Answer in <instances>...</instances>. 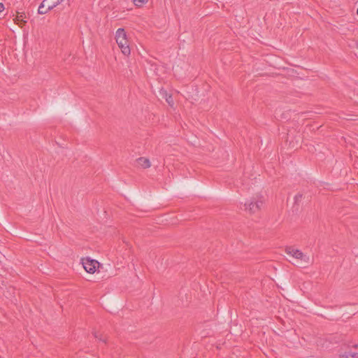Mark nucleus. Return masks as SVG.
Segmentation results:
<instances>
[{
	"instance_id": "nucleus-1",
	"label": "nucleus",
	"mask_w": 358,
	"mask_h": 358,
	"mask_svg": "<svg viewBox=\"0 0 358 358\" xmlns=\"http://www.w3.org/2000/svg\"><path fill=\"white\" fill-rule=\"evenodd\" d=\"M285 251L287 255L296 259L299 267L306 268L308 264L313 263V259L293 246L286 247Z\"/></svg>"
},
{
	"instance_id": "nucleus-2",
	"label": "nucleus",
	"mask_w": 358,
	"mask_h": 358,
	"mask_svg": "<svg viewBox=\"0 0 358 358\" xmlns=\"http://www.w3.org/2000/svg\"><path fill=\"white\" fill-rule=\"evenodd\" d=\"M116 42L124 55L130 54V48L127 38L126 32L124 29L119 28L115 34Z\"/></svg>"
},
{
	"instance_id": "nucleus-3",
	"label": "nucleus",
	"mask_w": 358,
	"mask_h": 358,
	"mask_svg": "<svg viewBox=\"0 0 358 358\" xmlns=\"http://www.w3.org/2000/svg\"><path fill=\"white\" fill-rule=\"evenodd\" d=\"M264 204L262 197L259 199H252L250 201L244 203V210L250 214H255L259 212Z\"/></svg>"
},
{
	"instance_id": "nucleus-4",
	"label": "nucleus",
	"mask_w": 358,
	"mask_h": 358,
	"mask_svg": "<svg viewBox=\"0 0 358 358\" xmlns=\"http://www.w3.org/2000/svg\"><path fill=\"white\" fill-rule=\"evenodd\" d=\"M82 264L83 268L87 272L90 273H94L96 271V265L99 264V262L96 260L86 258L82 259Z\"/></svg>"
},
{
	"instance_id": "nucleus-5",
	"label": "nucleus",
	"mask_w": 358,
	"mask_h": 358,
	"mask_svg": "<svg viewBox=\"0 0 358 358\" xmlns=\"http://www.w3.org/2000/svg\"><path fill=\"white\" fill-rule=\"evenodd\" d=\"M191 299H192L191 294H189L187 292H181L178 296V300L180 302L178 303V305L182 306H187L189 302L191 301Z\"/></svg>"
},
{
	"instance_id": "nucleus-6",
	"label": "nucleus",
	"mask_w": 358,
	"mask_h": 358,
	"mask_svg": "<svg viewBox=\"0 0 358 358\" xmlns=\"http://www.w3.org/2000/svg\"><path fill=\"white\" fill-rule=\"evenodd\" d=\"M159 94L162 98L165 99L166 101L171 107L173 106L174 101L171 94H168L167 92L163 89L159 91Z\"/></svg>"
},
{
	"instance_id": "nucleus-7",
	"label": "nucleus",
	"mask_w": 358,
	"mask_h": 358,
	"mask_svg": "<svg viewBox=\"0 0 358 358\" xmlns=\"http://www.w3.org/2000/svg\"><path fill=\"white\" fill-rule=\"evenodd\" d=\"M64 0H44V4H46L48 10H52L59 4L62 3Z\"/></svg>"
},
{
	"instance_id": "nucleus-8",
	"label": "nucleus",
	"mask_w": 358,
	"mask_h": 358,
	"mask_svg": "<svg viewBox=\"0 0 358 358\" xmlns=\"http://www.w3.org/2000/svg\"><path fill=\"white\" fill-rule=\"evenodd\" d=\"M137 162L138 165L143 169H148L151 166L150 160L145 157H139L137 159Z\"/></svg>"
},
{
	"instance_id": "nucleus-9",
	"label": "nucleus",
	"mask_w": 358,
	"mask_h": 358,
	"mask_svg": "<svg viewBox=\"0 0 358 358\" xmlns=\"http://www.w3.org/2000/svg\"><path fill=\"white\" fill-rule=\"evenodd\" d=\"M24 16L23 14L17 15V17L14 19L15 22L18 24L20 27H22L24 24H26V20H24Z\"/></svg>"
},
{
	"instance_id": "nucleus-10",
	"label": "nucleus",
	"mask_w": 358,
	"mask_h": 358,
	"mask_svg": "<svg viewBox=\"0 0 358 358\" xmlns=\"http://www.w3.org/2000/svg\"><path fill=\"white\" fill-rule=\"evenodd\" d=\"M50 10H48V7H46V4H44V0H43L38 7V13L40 15H43V14L47 13Z\"/></svg>"
},
{
	"instance_id": "nucleus-11",
	"label": "nucleus",
	"mask_w": 358,
	"mask_h": 358,
	"mask_svg": "<svg viewBox=\"0 0 358 358\" xmlns=\"http://www.w3.org/2000/svg\"><path fill=\"white\" fill-rule=\"evenodd\" d=\"M340 358H358V352H345L340 355Z\"/></svg>"
},
{
	"instance_id": "nucleus-12",
	"label": "nucleus",
	"mask_w": 358,
	"mask_h": 358,
	"mask_svg": "<svg viewBox=\"0 0 358 358\" xmlns=\"http://www.w3.org/2000/svg\"><path fill=\"white\" fill-rule=\"evenodd\" d=\"M94 336L98 339L99 341H102L103 343H106V337L104 336L102 334L99 333V332H94Z\"/></svg>"
},
{
	"instance_id": "nucleus-13",
	"label": "nucleus",
	"mask_w": 358,
	"mask_h": 358,
	"mask_svg": "<svg viewBox=\"0 0 358 358\" xmlns=\"http://www.w3.org/2000/svg\"><path fill=\"white\" fill-rule=\"evenodd\" d=\"M146 2H148V0H134V4L139 7L145 3Z\"/></svg>"
},
{
	"instance_id": "nucleus-14",
	"label": "nucleus",
	"mask_w": 358,
	"mask_h": 358,
	"mask_svg": "<svg viewBox=\"0 0 358 358\" xmlns=\"http://www.w3.org/2000/svg\"><path fill=\"white\" fill-rule=\"evenodd\" d=\"M354 116V115L345 114V117H343V118L348 120H355L356 119L352 117Z\"/></svg>"
},
{
	"instance_id": "nucleus-15",
	"label": "nucleus",
	"mask_w": 358,
	"mask_h": 358,
	"mask_svg": "<svg viewBox=\"0 0 358 358\" xmlns=\"http://www.w3.org/2000/svg\"><path fill=\"white\" fill-rule=\"evenodd\" d=\"M301 199H302V194H298L294 197L295 203H296L301 201Z\"/></svg>"
},
{
	"instance_id": "nucleus-16",
	"label": "nucleus",
	"mask_w": 358,
	"mask_h": 358,
	"mask_svg": "<svg viewBox=\"0 0 358 358\" xmlns=\"http://www.w3.org/2000/svg\"><path fill=\"white\" fill-rule=\"evenodd\" d=\"M5 9V6L3 3H0V13L3 12Z\"/></svg>"
},
{
	"instance_id": "nucleus-17",
	"label": "nucleus",
	"mask_w": 358,
	"mask_h": 358,
	"mask_svg": "<svg viewBox=\"0 0 358 358\" xmlns=\"http://www.w3.org/2000/svg\"><path fill=\"white\" fill-rule=\"evenodd\" d=\"M287 311H296V310H294V309H292V310L288 309V310H287Z\"/></svg>"
},
{
	"instance_id": "nucleus-18",
	"label": "nucleus",
	"mask_w": 358,
	"mask_h": 358,
	"mask_svg": "<svg viewBox=\"0 0 358 358\" xmlns=\"http://www.w3.org/2000/svg\"><path fill=\"white\" fill-rule=\"evenodd\" d=\"M357 14L358 15V8H357Z\"/></svg>"
},
{
	"instance_id": "nucleus-19",
	"label": "nucleus",
	"mask_w": 358,
	"mask_h": 358,
	"mask_svg": "<svg viewBox=\"0 0 358 358\" xmlns=\"http://www.w3.org/2000/svg\"><path fill=\"white\" fill-rule=\"evenodd\" d=\"M357 48H358V44H357Z\"/></svg>"
}]
</instances>
